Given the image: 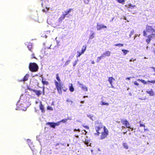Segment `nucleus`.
Returning a JSON list of instances; mask_svg holds the SVG:
<instances>
[{
  "label": "nucleus",
  "instance_id": "nucleus-1",
  "mask_svg": "<svg viewBox=\"0 0 155 155\" xmlns=\"http://www.w3.org/2000/svg\"><path fill=\"white\" fill-rule=\"evenodd\" d=\"M143 33L144 36L151 35L153 36V38L155 37V30L152 27L147 25L146 28V31L144 30Z\"/></svg>",
  "mask_w": 155,
  "mask_h": 155
},
{
  "label": "nucleus",
  "instance_id": "nucleus-2",
  "mask_svg": "<svg viewBox=\"0 0 155 155\" xmlns=\"http://www.w3.org/2000/svg\"><path fill=\"white\" fill-rule=\"evenodd\" d=\"M29 68L30 71L32 72L37 71L38 69V65L35 63H30L29 64Z\"/></svg>",
  "mask_w": 155,
  "mask_h": 155
},
{
  "label": "nucleus",
  "instance_id": "nucleus-3",
  "mask_svg": "<svg viewBox=\"0 0 155 155\" xmlns=\"http://www.w3.org/2000/svg\"><path fill=\"white\" fill-rule=\"evenodd\" d=\"M102 125L101 123L96 122L95 124V129L96 130L98 135L101 133V132H99L101 129L102 128Z\"/></svg>",
  "mask_w": 155,
  "mask_h": 155
},
{
  "label": "nucleus",
  "instance_id": "nucleus-4",
  "mask_svg": "<svg viewBox=\"0 0 155 155\" xmlns=\"http://www.w3.org/2000/svg\"><path fill=\"white\" fill-rule=\"evenodd\" d=\"M108 134V131L105 127H104V132H101V139L102 140L106 138Z\"/></svg>",
  "mask_w": 155,
  "mask_h": 155
},
{
  "label": "nucleus",
  "instance_id": "nucleus-5",
  "mask_svg": "<svg viewBox=\"0 0 155 155\" xmlns=\"http://www.w3.org/2000/svg\"><path fill=\"white\" fill-rule=\"evenodd\" d=\"M121 123L124 124L127 128L131 129V131H133L134 130V128L131 127L130 126H127V125H130L129 122L126 120H121Z\"/></svg>",
  "mask_w": 155,
  "mask_h": 155
},
{
  "label": "nucleus",
  "instance_id": "nucleus-6",
  "mask_svg": "<svg viewBox=\"0 0 155 155\" xmlns=\"http://www.w3.org/2000/svg\"><path fill=\"white\" fill-rule=\"evenodd\" d=\"M106 26L102 24H99L98 23L97 24V30H100L103 28H107Z\"/></svg>",
  "mask_w": 155,
  "mask_h": 155
},
{
  "label": "nucleus",
  "instance_id": "nucleus-7",
  "mask_svg": "<svg viewBox=\"0 0 155 155\" xmlns=\"http://www.w3.org/2000/svg\"><path fill=\"white\" fill-rule=\"evenodd\" d=\"M72 10V9L71 8H70L67 11H65L63 12L62 15L65 17L67 16V15L70 13V12Z\"/></svg>",
  "mask_w": 155,
  "mask_h": 155
},
{
  "label": "nucleus",
  "instance_id": "nucleus-8",
  "mask_svg": "<svg viewBox=\"0 0 155 155\" xmlns=\"http://www.w3.org/2000/svg\"><path fill=\"white\" fill-rule=\"evenodd\" d=\"M111 52L109 51H107L102 54V57L104 58L106 56H109L110 55Z\"/></svg>",
  "mask_w": 155,
  "mask_h": 155
},
{
  "label": "nucleus",
  "instance_id": "nucleus-9",
  "mask_svg": "<svg viewBox=\"0 0 155 155\" xmlns=\"http://www.w3.org/2000/svg\"><path fill=\"white\" fill-rule=\"evenodd\" d=\"M55 84L57 89L61 87V85L60 83H59L56 81H55Z\"/></svg>",
  "mask_w": 155,
  "mask_h": 155
},
{
  "label": "nucleus",
  "instance_id": "nucleus-10",
  "mask_svg": "<svg viewBox=\"0 0 155 155\" xmlns=\"http://www.w3.org/2000/svg\"><path fill=\"white\" fill-rule=\"evenodd\" d=\"M33 91L38 96H39L41 94V91H37L35 90H33Z\"/></svg>",
  "mask_w": 155,
  "mask_h": 155
},
{
  "label": "nucleus",
  "instance_id": "nucleus-11",
  "mask_svg": "<svg viewBox=\"0 0 155 155\" xmlns=\"http://www.w3.org/2000/svg\"><path fill=\"white\" fill-rule=\"evenodd\" d=\"M115 80V79L114 78L112 77H109L108 78V81L109 82L110 84L111 85L112 87L113 85H112V83L113 81Z\"/></svg>",
  "mask_w": 155,
  "mask_h": 155
},
{
  "label": "nucleus",
  "instance_id": "nucleus-12",
  "mask_svg": "<svg viewBox=\"0 0 155 155\" xmlns=\"http://www.w3.org/2000/svg\"><path fill=\"white\" fill-rule=\"evenodd\" d=\"M148 38L146 39V41L148 43H149L151 40L152 38H153V36L151 35H150L147 36Z\"/></svg>",
  "mask_w": 155,
  "mask_h": 155
},
{
  "label": "nucleus",
  "instance_id": "nucleus-13",
  "mask_svg": "<svg viewBox=\"0 0 155 155\" xmlns=\"http://www.w3.org/2000/svg\"><path fill=\"white\" fill-rule=\"evenodd\" d=\"M146 93L147 94H149L150 96H153L154 95V92L153 91L152 89H151L150 90L147 91Z\"/></svg>",
  "mask_w": 155,
  "mask_h": 155
},
{
  "label": "nucleus",
  "instance_id": "nucleus-14",
  "mask_svg": "<svg viewBox=\"0 0 155 155\" xmlns=\"http://www.w3.org/2000/svg\"><path fill=\"white\" fill-rule=\"evenodd\" d=\"M47 124L50 125L51 127L53 128H54L55 127V123L49 122L47 123Z\"/></svg>",
  "mask_w": 155,
  "mask_h": 155
},
{
  "label": "nucleus",
  "instance_id": "nucleus-15",
  "mask_svg": "<svg viewBox=\"0 0 155 155\" xmlns=\"http://www.w3.org/2000/svg\"><path fill=\"white\" fill-rule=\"evenodd\" d=\"M25 44L26 45H27V48L29 50L31 51L32 48L31 44L30 43L26 42Z\"/></svg>",
  "mask_w": 155,
  "mask_h": 155
},
{
  "label": "nucleus",
  "instance_id": "nucleus-16",
  "mask_svg": "<svg viewBox=\"0 0 155 155\" xmlns=\"http://www.w3.org/2000/svg\"><path fill=\"white\" fill-rule=\"evenodd\" d=\"M40 110H41V111L42 112H45V110H44V106L41 103V102H40Z\"/></svg>",
  "mask_w": 155,
  "mask_h": 155
},
{
  "label": "nucleus",
  "instance_id": "nucleus-17",
  "mask_svg": "<svg viewBox=\"0 0 155 155\" xmlns=\"http://www.w3.org/2000/svg\"><path fill=\"white\" fill-rule=\"evenodd\" d=\"M29 75L28 74H27L24 77L23 80V81H25L28 80V78H29Z\"/></svg>",
  "mask_w": 155,
  "mask_h": 155
},
{
  "label": "nucleus",
  "instance_id": "nucleus-18",
  "mask_svg": "<svg viewBox=\"0 0 155 155\" xmlns=\"http://www.w3.org/2000/svg\"><path fill=\"white\" fill-rule=\"evenodd\" d=\"M134 7L135 5H133L130 4L128 5L127 8L128 10H130V9H132Z\"/></svg>",
  "mask_w": 155,
  "mask_h": 155
},
{
  "label": "nucleus",
  "instance_id": "nucleus-19",
  "mask_svg": "<svg viewBox=\"0 0 155 155\" xmlns=\"http://www.w3.org/2000/svg\"><path fill=\"white\" fill-rule=\"evenodd\" d=\"M86 46L85 45L83 46L81 50V53L83 54L84 52L85 51L86 48Z\"/></svg>",
  "mask_w": 155,
  "mask_h": 155
},
{
  "label": "nucleus",
  "instance_id": "nucleus-20",
  "mask_svg": "<svg viewBox=\"0 0 155 155\" xmlns=\"http://www.w3.org/2000/svg\"><path fill=\"white\" fill-rule=\"evenodd\" d=\"M123 145L124 147L126 149H128V146L127 143H124L123 144Z\"/></svg>",
  "mask_w": 155,
  "mask_h": 155
},
{
  "label": "nucleus",
  "instance_id": "nucleus-21",
  "mask_svg": "<svg viewBox=\"0 0 155 155\" xmlns=\"http://www.w3.org/2000/svg\"><path fill=\"white\" fill-rule=\"evenodd\" d=\"M122 51L124 53V55L126 54L129 52V51L126 50L122 49Z\"/></svg>",
  "mask_w": 155,
  "mask_h": 155
},
{
  "label": "nucleus",
  "instance_id": "nucleus-22",
  "mask_svg": "<svg viewBox=\"0 0 155 155\" xmlns=\"http://www.w3.org/2000/svg\"><path fill=\"white\" fill-rule=\"evenodd\" d=\"M74 88L72 86V84L69 87V90L71 92H73L74 91Z\"/></svg>",
  "mask_w": 155,
  "mask_h": 155
},
{
  "label": "nucleus",
  "instance_id": "nucleus-23",
  "mask_svg": "<svg viewBox=\"0 0 155 155\" xmlns=\"http://www.w3.org/2000/svg\"><path fill=\"white\" fill-rule=\"evenodd\" d=\"M137 80L138 81H141L142 83H143L144 84H147V82H146L143 80L140 79H138Z\"/></svg>",
  "mask_w": 155,
  "mask_h": 155
},
{
  "label": "nucleus",
  "instance_id": "nucleus-24",
  "mask_svg": "<svg viewBox=\"0 0 155 155\" xmlns=\"http://www.w3.org/2000/svg\"><path fill=\"white\" fill-rule=\"evenodd\" d=\"M58 91V93L59 94H61L62 93V87L61 88H58L57 89Z\"/></svg>",
  "mask_w": 155,
  "mask_h": 155
},
{
  "label": "nucleus",
  "instance_id": "nucleus-25",
  "mask_svg": "<svg viewBox=\"0 0 155 155\" xmlns=\"http://www.w3.org/2000/svg\"><path fill=\"white\" fill-rule=\"evenodd\" d=\"M80 87H81L84 90H85L87 91V88L85 86L83 85L82 86H80Z\"/></svg>",
  "mask_w": 155,
  "mask_h": 155
},
{
  "label": "nucleus",
  "instance_id": "nucleus-26",
  "mask_svg": "<svg viewBox=\"0 0 155 155\" xmlns=\"http://www.w3.org/2000/svg\"><path fill=\"white\" fill-rule=\"evenodd\" d=\"M64 18H65L62 15L61 17L58 19L59 21L60 22L62 21V20L64 19Z\"/></svg>",
  "mask_w": 155,
  "mask_h": 155
},
{
  "label": "nucleus",
  "instance_id": "nucleus-27",
  "mask_svg": "<svg viewBox=\"0 0 155 155\" xmlns=\"http://www.w3.org/2000/svg\"><path fill=\"white\" fill-rule=\"evenodd\" d=\"M102 58H104V57H102V55L100 57H97V62H99L100 60Z\"/></svg>",
  "mask_w": 155,
  "mask_h": 155
},
{
  "label": "nucleus",
  "instance_id": "nucleus-28",
  "mask_svg": "<svg viewBox=\"0 0 155 155\" xmlns=\"http://www.w3.org/2000/svg\"><path fill=\"white\" fill-rule=\"evenodd\" d=\"M66 101L68 102L70 105H71L73 103V101H72L70 100L69 99H67Z\"/></svg>",
  "mask_w": 155,
  "mask_h": 155
},
{
  "label": "nucleus",
  "instance_id": "nucleus-29",
  "mask_svg": "<svg viewBox=\"0 0 155 155\" xmlns=\"http://www.w3.org/2000/svg\"><path fill=\"white\" fill-rule=\"evenodd\" d=\"M56 78L57 80L60 82L61 81V80L59 77L58 74H56Z\"/></svg>",
  "mask_w": 155,
  "mask_h": 155
},
{
  "label": "nucleus",
  "instance_id": "nucleus-30",
  "mask_svg": "<svg viewBox=\"0 0 155 155\" xmlns=\"http://www.w3.org/2000/svg\"><path fill=\"white\" fill-rule=\"evenodd\" d=\"M94 33H93L91 35H90L89 37V39H93L94 37Z\"/></svg>",
  "mask_w": 155,
  "mask_h": 155
},
{
  "label": "nucleus",
  "instance_id": "nucleus-31",
  "mask_svg": "<svg viewBox=\"0 0 155 155\" xmlns=\"http://www.w3.org/2000/svg\"><path fill=\"white\" fill-rule=\"evenodd\" d=\"M42 83L44 84H46V85H47L48 84V82L47 81H44L43 80H42Z\"/></svg>",
  "mask_w": 155,
  "mask_h": 155
},
{
  "label": "nucleus",
  "instance_id": "nucleus-32",
  "mask_svg": "<svg viewBox=\"0 0 155 155\" xmlns=\"http://www.w3.org/2000/svg\"><path fill=\"white\" fill-rule=\"evenodd\" d=\"M134 30H132L131 31H130V34L129 35V37H130L132 35H133L134 34Z\"/></svg>",
  "mask_w": 155,
  "mask_h": 155
},
{
  "label": "nucleus",
  "instance_id": "nucleus-33",
  "mask_svg": "<svg viewBox=\"0 0 155 155\" xmlns=\"http://www.w3.org/2000/svg\"><path fill=\"white\" fill-rule=\"evenodd\" d=\"M101 105H108L109 104L108 103H105L103 102H102V103L101 104Z\"/></svg>",
  "mask_w": 155,
  "mask_h": 155
},
{
  "label": "nucleus",
  "instance_id": "nucleus-34",
  "mask_svg": "<svg viewBox=\"0 0 155 155\" xmlns=\"http://www.w3.org/2000/svg\"><path fill=\"white\" fill-rule=\"evenodd\" d=\"M114 45L115 46H124V44H116Z\"/></svg>",
  "mask_w": 155,
  "mask_h": 155
},
{
  "label": "nucleus",
  "instance_id": "nucleus-35",
  "mask_svg": "<svg viewBox=\"0 0 155 155\" xmlns=\"http://www.w3.org/2000/svg\"><path fill=\"white\" fill-rule=\"evenodd\" d=\"M67 120H68L67 119H63L60 121L61 122H62L63 123H65V122H66L67 121Z\"/></svg>",
  "mask_w": 155,
  "mask_h": 155
},
{
  "label": "nucleus",
  "instance_id": "nucleus-36",
  "mask_svg": "<svg viewBox=\"0 0 155 155\" xmlns=\"http://www.w3.org/2000/svg\"><path fill=\"white\" fill-rule=\"evenodd\" d=\"M70 60H68V61H67L64 64V66H67V65H68L70 62Z\"/></svg>",
  "mask_w": 155,
  "mask_h": 155
},
{
  "label": "nucleus",
  "instance_id": "nucleus-37",
  "mask_svg": "<svg viewBox=\"0 0 155 155\" xmlns=\"http://www.w3.org/2000/svg\"><path fill=\"white\" fill-rule=\"evenodd\" d=\"M117 1L119 3H123L125 2L124 0H117Z\"/></svg>",
  "mask_w": 155,
  "mask_h": 155
},
{
  "label": "nucleus",
  "instance_id": "nucleus-38",
  "mask_svg": "<svg viewBox=\"0 0 155 155\" xmlns=\"http://www.w3.org/2000/svg\"><path fill=\"white\" fill-rule=\"evenodd\" d=\"M84 3L86 4H88L90 0H84Z\"/></svg>",
  "mask_w": 155,
  "mask_h": 155
},
{
  "label": "nucleus",
  "instance_id": "nucleus-39",
  "mask_svg": "<svg viewBox=\"0 0 155 155\" xmlns=\"http://www.w3.org/2000/svg\"><path fill=\"white\" fill-rule=\"evenodd\" d=\"M78 61V59H77V60H76L74 62V63L73 64V66H75L76 65Z\"/></svg>",
  "mask_w": 155,
  "mask_h": 155
},
{
  "label": "nucleus",
  "instance_id": "nucleus-40",
  "mask_svg": "<svg viewBox=\"0 0 155 155\" xmlns=\"http://www.w3.org/2000/svg\"><path fill=\"white\" fill-rule=\"evenodd\" d=\"M78 55H77L76 56H77V58H78V57H80V56L82 54H83L82 53H80V52H78Z\"/></svg>",
  "mask_w": 155,
  "mask_h": 155
},
{
  "label": "nucleus",
  "instance_id": "nucleus-41",
  "mask_svg": "<svg viewBox=\"0 0 155 155\" xmlns=\"http://www.w3.org/2000/svg\"><path fill=\"white\" fill-rule=\"evenodd\" d=\"M47 109L49 110H53L52 108L50 106H48L47 107Z\"/></svg>",
  "mask_w": 155,
  "mask_h": 155
},
{
  "label": "nucleus",
  "instance_id": "nucleus-42",
  "mask_svg": "<svg viewBox=\"0 0 155 155\" xmlns=\"http://www.w3.org/2000/svg\"><path fill=\"white\" fill-rule=\"evenodd\" d=\"M147 82H149L152 83H155V80H151V81H147Z\"/></svg>",
  "mask_w": 155,
  "mask_h": 155
},
{
  "label": "nucleus",
  "instance_id": "nucleus-43",
  "mask_svg": "<svg viewBox=\"0 0 155 155\" xmlns=\"http://www.w3.org/2000/svg\"><path fill=\"white\" fill-rule=\"evenodd\" d=\"M60 121L58 122L57 123H55V125L56 126H59L60 124Z\"/></svg>",
  "mask_w": 155,
  "mask_h": 155
},
{
  "label": "nucleus",
  "instance_id": "nucleus-44",
  "mask_svg": "<svg viewBox=\"0 0 155 155\" xmlns=\"http://www.w3.org/2000/svg\"><path fill=\"white\" fill-rule=\"evenodd\" d=\"M140 127H145V125L143 124H142L141 123H140Z\"/></svg>",
  "mask_w": 155,
  "mask_h": 155
},
{
  "label": "nucleus",
  "instance_id": "nucleus-45",
  "mask_svg": "<svg viewBox=\"0 0 155 155\" xmlns=\"http://www.w3.org/2000/svg\"><path fill=\"white\" fill-rule=\"evenodd\" d=\"M74 131H78L79 132H80V130L79 129H74Z\"/></svg>",
  "mask_w": 155,
  "mask_h": 155
},
{
  "label": "nucleus",
  "instance_id": "nucleus-46",
  "mask_svg": "<svg viewBox=\"0 0 155 155\" xmlns=\"http://www.w3.org/2000/svg\"><path fill=\"white\" fill-rule=\"evenodd\" d=\"M84 143L87 146H88L89 143L88 141H87L86 140H85V141L84 142Z\"/></svg>",
  "mask_w": 155,
  "mask_h": 155
},
{
  "label": "nucleus",
  "instance_id": "nucleus-47",
  "mask_svg": "<svg viewBox=\"0 0 155 155\" xmlns=\"http://www.w3.org/2000/svg\"><path fill=\"white\" fill-rule=\"evenodd\" d=\"M134 84L135 85H136L137 86H138V85H139V84L138 83H137V82H136V81H135L134 82Z\"/></svg>",
  "mask_w": 155,
  "mask_h": 155
},
{
  "label": "nucleus",
  "instance_id": "nucleus-48",
  "mask_svg": "<svg viewBox=\"0 0 155 155\" xmlns=\"http://www.w3.org/2000/svg\"><path fill=\"white\" fill-rule=\"evenodd\" d=\"M83 126L85 127L86 129H89V127L88 126H84V125H82Z\"/></svg>",
  "mask_w": 155,
  "mask_h": 155
},
{
  "label": "nucleus",
  "instance_id": "nucleus-49",
  "mask_svg": "<svg viewBox=\"0 0 155 155\" xmlns=\"http://www.w3.org/2000/svg\"><path fill=\"white\" fill-rule=\"evenodd\" d=\"M32 56L33 57V58L36 59V57L35 56V55L34 54H33L32 55Z\"/></svg>",
  "mask_w": 155,
  "mask_h": 155
},
{
  "label": "nucleus",
  "instance_id": "nucleus-50",
  "mask_svg": "<svg viewBox=\"0 0 155 155\" xmlns=\"http://www.w3.org/2000/svg\"><path fill=\"white\" fill-rule=\"evenodd\" d=\"M131 78V77H128V78H126V80H130V78Z\"/></svg>",
  "mask_w": 155,
  "mask_h": 155
},
{
  "label": "nucleus",
  "instance_id": "nucleus-51",
  "mask_svg": "<svg viewBox=\"0 0 155 155\" xmlns=\"http://www.w3.org/2000/svg\"><path fill=\"white\" fill-rule=\"evenodd\" d=\"M88 117L89 118H90L91 119V120H92V117L91 116H88Z\"/></svg>",
  "mask_w": 155,
  "mask_h": 155
},
{
  "label": "nucleus",
  "instance_id": "nucleus-52",
  "mask_svg": "<svg viewBox=\"0 0 155 155\" xmlns=\"http://www.w3.org/2000/svg\"><path fill=\"white\" fill-rule=\"evenodd\" d=\"M75 136L76 137H77V138H78V137H79V136H78V135H77V134H75Z\"/></svg>",
  "mask_w": 155,
  "mask_h": 155
},
{
  "label": "nucleus",
  "instance_id": "nucleus-53",
  "mask_svg": "<svg viewBox=\"0 0 155 155\" xmlns=\"http://www.w3.org/2000/svg\"><path fill=\"white\" fill-rule=\"evenodd\" d=\"M78 83L79 84V85H81L82 86L83 85H84L83 84H82L80 83H79V81L78 82Z\"/></svg>",
  "mask_w": 155,
  "mask_h": 155
},
{
  "label": "nucleus",
  "instance_id": "nucleus-54",
  "mask_svg": "<svg viewBox=\"0 0 155 155\" xmlns=\"http://www.w3.org/2000/svg\"><path fill=\"white\" fill-rule=\"evenodd\" d=\"M152 69H153V70L154 71V72H155V68L153 67H152Z\"/></svg>",
  "mask_w": 155,
  "mask_h": 155
},
{
  "label": "nucleus",
  "instance_id": "nucleus-55",
  "mask_svg": "<svg viewBox=\"0 0 155 155\" xmlns=\"http://www.w3.org/2000/svg\"><path fill=\"white\" fill-rule=\"evenodd\" d=\"M140 35H140H138V36H139V35ZM135 35V37H134V39H135V37H137V36H138V35Z\"/></svg>",
  "mask_w": 155,
  "mask_h": 155
},
{
  "label": "nucleus",
  "instance_id": "nucleus-56",
  "mask_svg": "<svg viewBox=\"0 0 155 155\" xmlns=\"http://www.w3.org/2000/svg\"><path fill=\"white\" fill-rule=\"evenodd\" d=\"M84 102V101H82L81 102V104H83Z\"/></svg>",
  "mask_w": 155,
  "mask_h": 155
},
{
  "label": "nucleus",
  "instance_id": "nucleus-57",
  "mask_svg": "<svg viewBox=\"0 0 155 155\" xmlns=\"http://www.w3.org/2000/svg\"><path fill=\"white\" fill-rule=\"evenodd\" d=\"M125 128V127H124V126H122V129H124Z\"/></svg>",
  "mask_w": 155,
  "mask_h": 155
},
{
  "label": "nucleus",
  "instance_id": "nucleus-58",
  "mask_svg": "<svg viewBox=\"0 0 155 155\" xmlns=\"http://www.w3.org/2000/svg\"><path fill=\"white\" fill-rule=\"evenodd\" d=\"M91 63H92V64H94L95 63H94V61H92V62Z\"/></svg>",
  "mask_w": 155,
  "mask_h": 155
},
{
  "label": "nucleus",
  "instance_id": "nucleus-59",
  "mask_svg": "<svg viewBox=\"0 0 155 155\" xmlns=\"http://www.w3.org/2000/svg\"><path fill=\"white\" fill-rule=\"evenodd\" d=\"M133 61L132 58V59H130V62H131V61Z\"/></svg>",
  "mask_w": 155,
  "mask_h": 155
},
{
  "label": "nucleus",
  "instance_id": "nucleus-60",
  "mask_svg": "<svg viewBox=\"0 0 155 155\" xmlns=\"http://www.w3.org/2000/svg\"><path fill=\"white\" fill-rule=\"evenodd\" d=\"M27 141L28 142H29L30 141V140L29 139L27 140Z\"/></svg>",
  "mask_w": 155,
  "mask_h": 155
},
{
  "label": "nucleus",
  "instance_id": "nucleus-61",
  "mask_svg": "<svg viewBox=\"0 0 155 155\" xmlns=\"http://www.w3.org/2000/svg\"><path fill=\"white\" fill-rule=\"evenodd\" d=\"M18 103H17V106L18 107Z\"/></svg>",
  "mask_w": 155,
  "mask_h": 155
},
{
  "label": "nucleus",
  "instance_id": "nucleus-62",
  "mask_svg": "<svg viewBox=\"0 0 155 155\" xmlns=\"http://www.w3.org/2000/svg\"><path fill=\"white\" fill-rule=\"evenodd\" d=\"M83 130L84 131V132H86V133H87V132H86L85 130Z\"/></svg>",
  "mask_w": 155,
  "mask_h": 155
},
{
  "label": "nucleus",
  "instance_id": "nucleus-63",
  "mask_svg": "<svg viewBox=\"0 0 155 155\" xmlns=\"http://www.w3.org/2000/svg\"><path fill=\"white\" fill-rule=\"evenodd\" d=\"M85 97H87V96H84V98H85Z\"/></svg>",
  "mask_w": 155,
  "mask_h": 155
},
{
  "label": "nucleus",
  "instance_id": "nucleus-64",
  "mask_svg": "<svg viewBox=\"0 0 155 155\" xmlns=\"http://www.w3.org/2000/svg\"><path fill=\"white\" fill-rule=\"evenodd\" d=\"M59 144V143H58V144H56V146H57V145H58Z\"/></svg>",
  "mask_w": 155,
  "mask_h": 155
}]
</instances>
